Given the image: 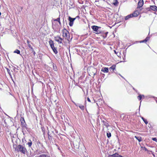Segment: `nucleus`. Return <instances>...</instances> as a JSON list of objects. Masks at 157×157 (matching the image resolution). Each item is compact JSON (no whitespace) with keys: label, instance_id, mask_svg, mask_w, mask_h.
Returning a JSON list of instances; mask_svg holds the SVG:
<instances>
[{"label":"nucleus","instance_id":"1","mask_svg":"<svg viewBox=\"0 0 157 157\" xmlns=\"http://www.w3.org/2000/svg\"><path fill=\"white\" fill-rule=\"evenodd\" d=\"M15 150L18 152H20L24 154H25L27 151V150L25 147L24 146L20 144L17 146Z\"/></svg>","mask_w":157,"mask_h":157},{"label":"nucleus","instance_id":"2","mask_svg":"<svg viewBox=\"0 0 157 157\" xmlns=\"http://www.w3.org/2000/svg\"><path fill=\"white\" fill-rule=\"evenodd\" d=\"M62 36L63 37H65L68 38H69V33L68 31L65 28H64L62 31Z\"/></svg>","mask_w":157,"mask_h":157},{"label":"nucleus","instance_id":"3","mask_svg":"<svg viewBox=\"0 0 157 157\" xmlns=\"http://www.w3.org/2000/svg\"><path fill=\"white\" fill-rule=\"evenodd\" d=\"M100 27L95 25H93L91 26V28L93 31H95V33L97 34H98L100 33V31L98 30L99 28Z\"/></svg>","mask_w":157,"mask_h":157},{"label":"nucleus","instance_id":"4","mask_svg":"<svg viewBox=\"0 0 157 157\" xmlns=\"http://www.w3.org/2000/svg\"><path fill=\"white\" fill-rule=\"evenodd\" d=\"M54 39L55 41L58 42L59 44H62V41L63 40L60 37L58 36L54 37Z\"/></svg>","mask_w":157,"mask_h":157},{"label":"nucleus","instance_id":"5","mask_svg":"<svg viewBox=\"0 0 157 157\" xmlns=\"http://www.w3.org/2000/svg\"><path fill=\"white\" fill-rule=\"evenodd\" d=\"M75 18H72L70 17H69V20L70 21L69 25L70 26H72L73 24V22L75 20Z\"/></svg>","mask_w":157,"mask_h":157},{"label":"nucleus","instance_id":"6","mask_svg":"<svg viewBox=\"0 0 157 157\" xmlns=\"http://www.w3.org/2000/svg\"><path fill=\"white\" fill-rule=\"evenodd\" d=\"M140 10H136L132 14L133 17H137L140 14Z\"/></svg>","mask_w":157,"mask_h":157},{"label":"nucleus","instance_id":"7","mask_svg":"<svg viewBox=\"0 0 157 157\" xmlns=\"http://www.w3.org/2000/svg\"><path fill=\"white\" fill-rule=\"evenodd\" d=\"M144 2L143 0H140L138 4L137 8L141 7L143 5Z\"/></svg>","mask_w":157,"mask_h":157},{"label":"nucleus","instance_id":"8","mask_svg":"<svg viewBox=\"0 0 157 157\" xmlns=\"http://www.w3.org/2000/svg\"><path fill=\"white\" fill-rule=\"evenodd\" d=\"M101 71L104 73H108L109 72V69L108 67L102 68Z\"/></svg>","mask_w":157,"mask_h":157},{"label":"nucleus","instance_id":"9","mask_svg":"<svg viewBox=\"0 0 157 157\" xmlns=\"http://www.w3.org/2000/svg\"><path fill=\"white\" fill-rule=\"evenodd\" d=\"M150 9H151V10L153 11H157V7L155 6H150Z\"/></svg>","mask_w":157,"mask_h":157},{"label":"nucleus","instance_id":"10","mask_svg":"<svg viewBox=\"0 0 157 157\" xmlns=\"http://www.w3.org/2000/svg\"><path fill=\"white\" fill-rule=\"evenodd\" d=\"M51 48H52L53 52L55 54H56L57 53V51L56 50V48L55 47L54 45L52 47H51Z\"/></svg>","mask_w":157,"mask_h":157},{"label":"nucleus","instance_id":"11","mask_svg":"<svg viewBox=\"0 0 157 157\" xmlns=\"http://www.w3.org/2000/svg\"><path fill=\"white\" fill-rule=\"evenodd\" d=\"M132 15H133L132 14H131L128 15L125 17V20H128L130 18L132 17H133Z\"/></svg>","mask_w":157,"mask_h":157},{"label":"nucleus","instance_id":"12","mask_svg":"<svg viewBox=\"0 0 157 157\" xmlns=\"http://www.w3.org/2000/svg\"><path fill=\"white\" fill-rule=\"evenodd\" d=\"M102 122L103 123V124L105 125L107 128H108L109 126V124L106 122L104 121H102Z\"/></svg>","mask_w":157,"mask_h":157},{"label":"nucleus","instance_id":"13","mask_svg":"<svg viewBox=\"0 0 157 157\" xmlns=\"http://www.w3.org/2000/svg\"><path fill=\"white\" fill-rule=\"evenodd\" d=\"M149 38H150L149 37H147L144 40L140 41V43H143L144 42H146L149 40Z\"/></svg>","mask_w":157,"mask_h":157},{"label":"nucleus","instance_id":"14","mask_svg":"<svg viewBox=\"0 0 157 157\" xmlns=\"http://www.w3.org/2000/svg\"><path fill=\"white\" fill-rule=\"evenodd\" d=\"M49 44L51 47H52L54 46V42L53 40H50L49 41Z\"/></svg>","mask_w":157,"mask_h":157},{"label":"nucleus","instance_id":"15","mask_svg":"<svg viewBox=\"0 0 157 157\" xmlns=\"http://www.w3.org/2000/svg\"><path fill=\"white\" fill-rule=\"evenodd\" d=\"M29 140V142L27 143V144L28 145L29 147H31L32 145V142L30 140Z\"/></svg>","mask_w":157,"mask_h":157},{"label":"nucleus","instance_id":"16","mask_svg":"<svg viewBox=\"0 0 157 157\" xmlns=\"http://www.w3.org/2000/svg\"><path fill=\"white\" fill-rule=\"evenodd\" d=\"M39 157H50L49 156L47 155H45L44 154H42L40 155L39 156Z\"/></svg>","mask_w":157,"mask_h":157},{"label":"nucleus","instance_id":"17","mask_svg":"<svg viewBox=\"0 0 157 157\" xmlns=\"http://www.w3.org/2000/svg\"><path fill=\"white\" fill-rule=\"evenodd\" d=\"M135 137L139 142H140L142 141V138L141 137H137L136 136H135Z\"/></svg>","mask_w":157,"mask_h":157},{"label":"nucleus","instance_id":"18","mask_svg":"<svg viewBox=\"0 0 157 157\" xmlns=\"http://www.w3.org/2000/svg\"><path fill=\"white\" fill-rule=\"evenodd\" d=\"M116 67V65H113L111 66L110 69H111L112 71H113L115 69Z\"/></svg>","mask_w":157,"mask_h":157},{"label":"nucleus","instance_id":"19","mask_svg":"<svg viewBox=\"0 0 157 157\" xmlns=\"http://www.w3.org/2000/svg\"><path fill=\"white\" fill-rule=\"evenodd\" d=\"M141 117L142 119L143 120L144 122V123L146 124H147L148 123V122L147 121V120L146 119H144L143 117Z\"/></svg>","mask_w":157,"mask_h":157},{"label":"nucleus","instance_id":"20","mask_svg":"<svg viewBox=\"0 0 157 157\" xmlns=\"http://www.w3.org/2000/svg\"><path fill=\"white\" fill-rule=\"evenodd\" d=\"M116 155H117V153H116L115 154L111 155H109L108 157H116Z\"/></svg>","mask_w":157,"mask_h":157},{"label":"nucleus","instance_id":"21","mask_svg":"<svg viewBox=\"0 0 157 157\" xmlns=\"http://www.w3.org/2000/svg\"><path fill=\"white\" fill-rule=\"evenodd\" d=\"M79 107L82 110H83L84 109V106L82 105H79Z\"/></svg>","mask_w":157,"mask_h":157},{"label":"nucleus","instance_id":"22","mask_svg":"<svg viewBox=\"0 0 157 157\" xmlns=\"http://www.w3.org/2000/svg\"><path fill=\"white\" fill-rule=\"evenodd\" d=\"M114 1L115 2L113 3V5L115 6H117L118 4V2L117 1V0H114Z\"/></svg>","mask_w":157,"mask_h":157},{"label":"nucleus","instance_id":"23","mask_svg":"<svg viewBox=\"0 0 157 157\" xmlns=\"http://www.w3.org/2000/svg\"><path fill=\"white\" fill-rule=\"evenodd\" d=\"M13 52L17 54H20V51L18 49H16Z\"/></svg>","mask_w":157,"mask_h":157},{"label":"nucleus","instance_id":"24","mask_svg":"<svg viewBox=\"0 0 157 157\" xmlns=\"http://www.w3.org/2000/svg\"><path fill=\"white\" fill-rule=\"evenodd\" d=\"M107 136L108 138H110L111 136V134L109 132H107Z\"/></svg>","mask_w":157,"mask_h":157},{"label":"nucleus","instance_id":"25","mask_svg":"<svg viewBox=\"0 0 157 157\" xmlns=\"http://www.w3.org/2000/svg\"><path fill=\"white\" fill-rule=\"evenodd\" d=\"M53 69L54 71H56L57 70V68L56 65H53Z\"/></svg>","mask_w":157,"mask_h":157},{"label":"nucleus","instance_id":"26","mask_svg":"<svg viewBox=\"0 0 157 157\" xmlns=\"http://www.w3.org/2000/svg\"><path fill=\"white\" fill-rule=\"evenodd\" d=\"M108 33V32H106V33H104L103 35V36L104 37V38H106V37Z\"/></svg>","mask_w":157,"mask_h":157},{"label":"nucleus","instance_id":"27","mask_svg":"<svg viewBox=\"0 0 157 157\" xmlns=\"http://www.w3.org/2000/svg\"><path fill=\"white\" fill-rule=\"evenodd\" d=\"M6 69H7V71L8 73V74H9V75L11 76V74L10 73V70L8 68H6Z\"/></svg>","mask_w":157,"mask_h":157},{"label":"nucleus","instance_id":"28","mask_svg":"<svg viewBox=\"0 0 157 157\" xmlns=\"http://www.w3.org/2000/svg\"><path fill=\"white\" fill-rule=\"evenodd\" d=\"M142 98V96L141 95H139L138 97L137 98L139 99V100H140Z\"/></svg>","mask_w":157,"mask_h":157},{"label":"nucleus","instance_id":"29","mask_svg":"<svg viewBox=\"0 0 157 157\" xmlns=\"http://www.w3.org/2000/svg\"><path fill=\"white\" fill-rule=\"evenodd\" d=\"M151 10V9H150V8H147L146 9V10H144V12H146V10L147 11H150Z\"/></svg>","mask_w":157,"mask_h":157},{"label":"nucleus","instance_id":"30","mask_svg":"<svg viewBox=\"0 0 157 157\" xmlns=\"http://www.w3.org/2000/svg\"><path fill=\"white\" fill-rule=\"evenodd\" d=\"M59 20H60V18L59 17L58 18H57V19L54 20L55 21H57L58 22L59 21Z\"/></svg>","mask_w":157,"mask_h":157},{"label":"nucleus","instance_id":"31","mask_svg":"<svg viewBox=\"0 0 157 157\" xmlns=\"http://www.w3.org/2000/svg\"><path fill=\"white\" fill-rule=\"evenodd\" d=\"M31 49H32V52L33 53L34 55L35 56V55L36 54L33 48H31Z\"/></svg>","mask_w":157,"mask_h":157},{"label":"nucleus","instance_id":"32","mask_svg":"<svg viewBox=\"0 0 157 157\" xmlns=\"http://www.w3.org/2000/svg\"><path fill=\"white\" fill-rule=\"evenodd\" d=\"M48 138L49 140H51L52 139L51 136L49 135L48 133Z\"/></svg>","mask_w":157,"mask_h":157},{"label":"nucleus","instance_id":"33","mask_svg":"<svg viewBox=\"0 0 157 157\" xmlns=\"http://www.w3.org/2000/svg\"><path fill=\"white\" fill-rule=\"evenodd\" d=\"M117 155H116L117 156L116 157H123L121 155H119L118 153H117Z\"/></svg>","mask_w":157,"mask_h":157},{"label":"nucleus","instance_id":"34","mask_svg":"<svg viewBox=\"0 0 157 157\" xmlns=\"http://www.w3.org/2000/svg\"><path fill=\"white\" fill-rule=\"evenodd\" d=\"M21 124H22V126L23 127H25V123H24V122H23L22 121L21 122Z\"/></svg>","mask_w":157,"mask_h":157},{"label":"nucleus","instance_id":"35","mask_svg":"<svg viewBox=\"0 0 157 157\" xmlns=\"http://www.w3.org/2000/svg\"><path fill=\"white\" fill-rule=\"evenodd\" d=\"M152 140L156 142L157 141V139L156 138H153Z\"/></svg>","mask_w":157,"mask_h":157},{"label":"nucleus","instance_id":"36","mask_svg":"<svg viewBox=\"0 0 157 157\" xmlns=\"http://www.w3.org/2000/svg\"><path fill=\"white\" fill-rule=\"evenodd\" d=\"M28 47H29L30 48V49H31V48H33L32 47V46H31V44H28Z\"/></svg>","mask_w":157,"mask_h":157},{"label":"nucleus","instance_id":"37","mask_svg":"<svg viewBox=\"0 0 157 157\" xmlns=\"http://www.w3.org/2000/svg\"><path fill=\"white\" fill-rule=\"evenodd\" d=\"M56 146L57 147H58V149L59 150H61L60 149V147L58 146V145H57V144H56Z\"/></svg>","mask_w":157,"mask_h":157},{"label":"nucleus","instance_id":"38","mask_svg":"<svg viewBox=\"0 0 157 157\" xmlns=\"http://www.w3.org/2000/svg\"><path fill=\"white\" fill-rule=\"evenodd\" d=\"M87 101L90 102H91V101H90V98H87Z\"/></svg>","mask_w":157,"mask_h":157},{"label":"nucleus","instance_id":"39","mask_svg":"<svg viewBox=\"0 0 157 157\" xmlns=\"http://www.w3.org/2000/svg\"><path fill=\"white\" fill-rule=\"evenodd\" d=\"M27 43L28 44H30V42L29 40H27Z\"/></svg>","mask_w":157,"mask_h":157},{"label":"nucleus","instance_id":"40","mask_svg":"<svg viewBox=\"0 0 157 157\" xmlns=\"http://www.w3.org/2000/svg\"><path fill=\"white\" fill-rule=\"evenodd\" d=\"M144 149L146 151H148V150H147V149L146 147H144Z\"/></svg>","mask_w":157,"mask_h":157},{"label":"nucleus","instance_id":"41","mask_svg":"<svg viewBox=\"0 0 157 157\" xmlns=\"http://www.w3.org/2000/svg\"><path fill=\"white\" fill-rule=\"evenodd\" d=\"M75 104V105L76 106H79V105H80V104Z\"/></svg>","mask_w":157,"mask_h":157},{"label":"nucleus","instance_id":"42","mask_svg":"<svg viewBox=\"0 0 157 157\" xmlns=\"http://www.w3.org/2000/svg\"><path fill=\"white\" fill-rule=\"evenodd\" d=\"M58 22H59V24L60 25H61V22H60V20H59V21H58Z\"/></svg>","mask_w":157,"mask_h":157},{"label":"nucleus","instance_id":"43","mask_svg":"<svg viewBox=\"0 0 157 157\" xmlns=\"http://www.w3.org/2000/svg\"><path fill=\"white\" fill-rule=\"evenodd\" d=\"M114 52L115 54H117V52L115 51V50H114Z\"/></svg>","mask_w":157,"mask_h":157},{"label":"nucleus","instance_id":"44","mask_svg":"<svg viewBox=\"0 0 157 157\" xmlns=\"http://www.w3.org/2000/svg\"><path fill=\"white\" fill-rule=\"evenodd\" d=\"M119 75L121 77L123 78V77L120 74H119Z\"/></svg>","mask_w":157,"mask_h":157},{"label":"nucleus","instance_id":"45","mask_svg":"<svg viewBox=\"0 0 157 157\" xmlns=\"http://www.w3.org/2000/svg\"><path fill=\"white\" fill-rule=\"evenodd\" d=\"M1 12H0V15H1Z\"/></svg>","mask_w":157,"mask_h":157},{"label":"nucleus","instance_id":"46","mask_svg":"<svg viewBox=\"0 0 157 157\" xmlns=\"http://www.w3.org/2000/svg\"><path fill=\"white\" fill-rule=\"evenodd\" d=\"M23 121H24L25 122V121L24 119H23Z\"/></svg>","mask_w":157,"mask_h":157},{"label":"nucleus","instance_id":"47","mask_svg":"<svg viewBox=\"0 0 157 157\" xmlns=\"http://www.w3.org/2000/svg\"><path fill=\"white\" fill-rule=\"evenodd\" d=\"M133 89L135 90V89L134 88H133Z\"/></svg>","mask_w":157,"mask_h":157},{"label":"nucleus","instance_id":"48","mask_svg":"<svg viewBox=\"0 0 157 157\" xmlns=\"http://www.w3.org/2000/svg\"><path fill=\"white\" fill-rule=\"evenodd\" d=\"M133 89L135 90V89L134 88H133Z\"/></svg>","mask_w":157,"mask_h":157},{"label":"nucleus","instance_id":"49","mask_svg":"<svg viewBox=\"0 0 157 157\" xmlns=\"http://www.w3.org/2000/svg\"><path fill=\"white\" fill-rule=\"evenodd\" d=\"M109 1L110 0H109Z\"/></svg>","mask_w":157,"mask_h":157}]
</instances>
